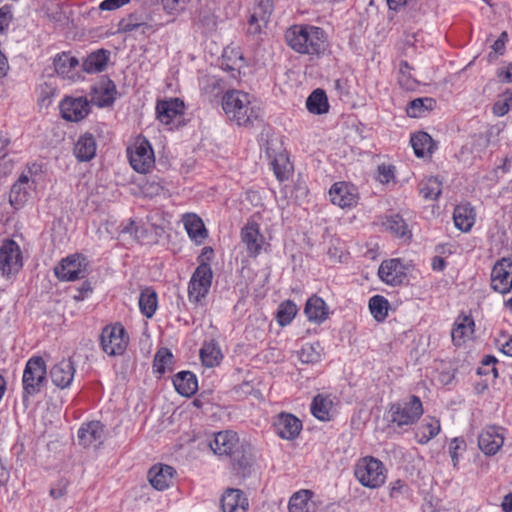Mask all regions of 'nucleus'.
I'll return each mask as SVG.
<instances>
[{
  "mask_svg": "<svg viewBox=\"0 0 512 512\" xmlns=\"http://www.w3.org/2000/svg\"><path fill=\"white\" fill-rule=\"evenodd\" d=\"M227 117L239 126H248L261 118L260 102L249 93L240 90L227 91L222 99Z\"/></svg>",
  "mask_w": 512,
  "mask_h": 512,
  "instance_id": "obj_1",
  "label": "nucleus"
},
{
  "mask_svg": "<svg viewBox=\"0 0 512 512\" xmlns=\"http://www.w3.org/2000/svg\"><path fill=\"white\" fill-rule=\"evenodd\" d=\"M115 86L111 81L100 83L92 88L91 102L99 107L110 105L114 101Z\"/></svg>",
  "mask_w": 512,
  "mask_h": 512,
  "instance_id": "obj_33",
  "label": "nucleus"
},
{
  "mask_svg": "<svg viewBox=\"0 0 512 512\" xmlns=\"http://www.w3.org/2000/svg\"><path fill=\"white\" fill-rule=\"evenodd\" d=\"M146 25V17L143 14L133 13L123 18L119 27L124 32H131Z\"/></svg>",
  "mask_w": 512,
  "mask_h": 512,
  "instance_id": "obj_51",
  "label": "nucleus"
},
{
  "mask_svg": "<svg viewBox=\"0 0 512 512\" xmlns=\"http://www.w3.org/2000/svg\"><path fill=\"white\" fill-rule=\"evenodd\" d=\"M75 374V366L69 359H63L50 369V377L57 387L64 389L70 386Z\"/></svg>",
  "mask_w": 512,
  "mask_h": 512,
  "instance_id": "obj_25",
  "label": "nucleus"
},
{
  "mask_svg": "<svg viewBox=\"0 0 512 512\" xmlns=\"http://www.w3.org/2000/svg\"><path fill=\"white\" fill-rule=\"evenodd\" d=\"M241 243L245 246L246 252L250 257H256L260 254L265 238L260 233L259 225L254 221H249L241 229Z\"/></svg>",
  "mask_w": 512,
  "mask_h": 512,
  "instance_id": "obj_17",
  "label": "nucleus"
},
{
  "mask_svg": "<svg viewBox=\"0 0 512 512\" xmlns=\"http://www.w3.org/2000/svg\"><path fill=\"white\" fill-rule=\"evenodd\" d=\"M491 286L494 291L506 294L512 289V261L502 258L497 261L491 272Z\"/></svg>",
  "mask_w": 512,
  "mask_h": 512,
  "instance_id": "obj_12",
  "label": "nucleus"
},
{
  "mask_svg": "<svg viewBox=\"0 0 512 512\" xmlns=\"http://www.w3.org/2000/svg\"><path fill=\"white\" fill-rule=\"evenodd\" d=\"M200 358L203 365L206 367H214L220 363L222 359V353L215 342H208L205 343L201 348Z\"/></svg>",
  "mask_w": 512,
  "mask_h": 512,
  "instance_id": "obj_42",
  "label": "nucleus"
},
{
  "mask_svg": "<svg viewBox=\"0 0 512 512\" xmlns=\"http://www.w3.org/2000/svg\"><path fill=\"white\" fill-rule=\"evenodd\" d=\"M410 142L417 157H425L433 151V140L426 132H417L413 134Z\"/></svg>",
  "mask_w": 512,
  "mask_h": 512,
  "instance_id": "obj_38",
  "label": "nucleus"
},
{
  "mask_svg": "<svg viewBox=\"0 0 512 512\" xmlns=\"http://www.w3.org/2000/svg\"><path fill=\"white\" fill-rule=\"evenodd\" d=\"M55 274L62 281H75L85 276L84 258L72 255L61 261L55 268Z\"/></svg>",
  "mask_w": 512,
  "mask_h": 512,
  "instance_id": "obj_16",
  "label": "nucleus"
},
{
  "mask_svg": "<svg viewBox=\"0 0 512 512\" xmlns=\"http://www.w3.org/2000/svg\"><path fill=\"white\" fill-rule=\"evenodd\" d=\"M506 36V33L503 32L501 36L494 41L492 45V50L496 55H502L504 53Z\"/></svg>",
  "mask_w": 512,
  "mask_h": 512,
  "instance_id": "obj_64",
  "label": "nucleus"
},
{
  "mask_svg": "<svg viewBox=\"0 0 512 512\" xmlns=\"http://www.w3.org/2000/svg\"><path fill=\"white\" fill-rule=\"evenodd\" d=\"M248 499L239 489H227L221 499L223 512H247Z\"/></svg>",
  "mask_w": 512,
  "mask_h": 512,
  "instance_id": "obj_27",
  "label": "nucleus"
},
{
  "mask_svg": "<svg viewBox=\"0 0 512 512\" xmlns=\"http://www.w3.org/2000/svg\"><path fill=\"white\" fill-rule=\"evenodd\" d=\"M455 227L462 232H469L475 224L476 212L469 203L457 205L453 212Z\"/></svg>",
  "mask_w": 512,
  "mask_h": 512,
  "instance_id": "obj_29",
  "label": "nucleus"
},
{
  "mask_svg": "<svg viewBox=\"0 0 512 512\" xmlns=\"http://www.w3.org/2000/svg\"><path fill=\"white\" fill-rule=\"evenodd\" d=\"M46 364L42 357H31L24 368L22 376L23 397H31L38 394L44 387L46 378Z\"/></svg>",
  "mask_w": 512,
  "mask_h": 512,
  "instance_id": "obj_5",
  "label": "nucleus"
},
{
  "mask_svg": "<svg viewBox=\"0 0 512 512\" xmlns=\"http://www.w3.org/2000/svg\"><path fill=\"white\" fill-rule=\"evenodd\" d=\"M329 197L334 205L340 208H351L358 202L357 188L347 182H336L329 190Z\"/></svg>",
  "mask_w": 512,
  "mask_h": 512,
  "instance_id": "obj_13",
  "label": "nucleus"
},
{
  "mask_svg": "<svg viewBox=\"0 0 512 512\" xmlns=\"http://www.w3.org/2000/svg\"><path fill=\"white\" fill-rule=\"evenodd\" d=\"M423 414L421 400L416 396L392 403L386 412V419L401 428L413 425Z\"/></svg>",
  "mask_w": 512,
  "mask_h": 512,
  "instance_id": "obj_4",
  "label": "nucleus"
},
{
  "mask_svg": "<svg viewBox=\"0 0 512 512\" xmlns=\"http://www.w3.org/2000/svg\"><path fill=\"white\" fill-rule=\"evenodd\" d=\"M386 230L401 238H408L410 232L405 221L399 215H392L383 222Z\"/></svg>",
  "mask_w": 512,
  "mask_h": 512,
  "instance_id": "obj_48",
  "label": "nucleus"
},
{
  "mask_svg": "<svg viewBox=\"0 0 512 512\" xmlns=\"http://www.w3.org/2000/svg\"><path fill=\"white\" fill-rule=\"evenodd\" d=\"M298 359L304 364H315L321 359V347L320 344L306 343L300 350L297 351Z\"/></svg>",
  "mask_w": 512,
  "mask_h": 512,
  "instance_id": "obj_45",
  "label": "nucleus"
},
{
  "mask_svg": "<svg viewBox=\"0 0 512 512\" xmlns=\"http://www.w3.org/2000/svg\"><path fill=\"white\" fill-rule=\"evenodd\" d=\"M435 106L432 98H417L412 100L406 108V113L411 118L424 117Z\"/></svg>",
  "mask_w": 512,
  "mask_h": 512,
  "instance_id": "obj_39",
  "label": "nucleus"
},
{
  "mask_svg": "<svg viewBox=\"0 0 512 512\" xmlns=\"http://www.w3.org/2000/svg\"><path fill=\"white\" fill-rule=\"evenodd\" d=\"M129 343L128 334L120 323L107 325L101 333V347L109 356L124 354Z\"/></svg>",
  "mask_w": 512,
  "mask_h": 512,
  "instance_id": "obj_7",
  "label": "nucleus"
},
{
  "mask_svg": "<svg viewBox=\"0 0 512 512\" xmlns=\"http://www.w3.org/2000/svg\"><path fill=\"white\" fill-rule=\"evenodd\" d=\"M211 282V268L206 264L198 266L191 277L188 287L190 301L200 302L207 295Z\"/></svg>",
  "mask_w": 512,
  "mask_h": 512,
  "instance_id": "obj_9",
  "label": "nucleus"
},
{
  "mask_svg": "<svg viewBox=\"0 0 512 512\" xmlns=\"http://www.w3.org/2000/svg\"><path fill=\"white\" fill-rule=\"evenodd\" d=\"M354 476L362 486L377 489L386 482L387 471L380 460L372 456H365L356 461Z\"/></svg>",
  "mask_w": 512,
  "mask_h": 512,
  "instance_id": "obj_3",
  "label": "nucleus"
},
{
  "mask_svg": "<svg viewBox=\"0 0 512 512\" xmlns=\"http://www.w3.org/2000/svg\"><path fill=\"white\" fill-rule=\"evenodd\" d=\"M163 7L169 14H179L185 10L191 0H162Z\"/></svg>",
  "mask_w": 512,
  "mask_h": 512,
  "instance_id": "obj_57",
  "label": "nucleus"
},
{
  "mask_svg": "<svg viewBox=\"0 0 512 512\" xmlns=\"http://www.w3.org/2000/svg\"><path fill=\"white\" fill-rule=\"evenodd\" d=\"M32 184L27 175L22 174L11 187L9 201L12 206L19 208L23 206L30 197Z\"/></svg>",
  "mask_w": 512,
  "mask_h": 512,
  "instance_id": "obj_30",
  "label": "nucleus"
},
{
  "mask_svg": "<svg viewBox=\"0 0 512 512\" xmlns=\"http://www.w3.org/2000/svg\"><path fill=\"white\" fill-rule=\"evenodd\" d=\"M173 360V355L167 348H161L158 350L154 357L153 368L155 372L163 374L168 368H170Z\"/></svg>",
  "mask_w": 512,
  "mask_h": 512,
  "instance_id": "obj_49",
  "label": "nucleus"
},
{
  "mask_svg": "<svg viewBox=\"0 0 512 512\" xmlns=\"http://www.w3.org/2000/svg\"><path fill=\"white\" fill-rule=\"evenodd\" d=\"M105 439L104 426L99 421L83 424L78 430L79 443L84 447H99Z\"/></svg>",
  "mask_w": 512,
  "mask_h": 512,
  "instance_id": "obj_20",
  "label": "nucleus"
},
{
  "mask_svg": "<svg viewBox=\"0 0 512 512\" xmlns=\"http://www.w3.org/2000/svg\"><path fill=\"white\" fill-rule=\"evenodd\" d=\"M268 154L271 160V166L273 172L279 182H283L287 179V164H288V154L283 151L280 153H276V149L274 148L273 142L268 147Z\"/></svg>",
  "mask_w": 512,
  "mask_h": 512,
  "instance_id": "obj_34",
  "label": "nucleus"
},
{
  "mask_svg": "<svg viewBox=\"0 0 512 512\" xmlns=\"http://www.w3.org/2000/svg\"><path fill=\"white\" fill-rule=\"evenodd\" d=\"M288 303L283 302L279 310L277 312V321L280 326H286L288 324V312H287Z\"/></svg>",
  "mask_w": 512,
  "mask_h": 512,
  "instance_id": "obj_63",
  "label": "nucleus"
},
{
  "mask_svg": "<svg viewBox=\"0 0 512 512\" xmlns=\"http://www.w3.org/2000/svg\"><path fill=\"white\" fill-rule=\"evenodd\" d=\"M255 2L247 27L248 34L252 36L264 33L273 11L272 0H255Z\"/></svg>",
  "mask_w": 512,
  "mask_h": 512,
  "instance_id": "obj_11",
  "label": "nucleus"
},
{
  "mask_svg": "<svg viewBox=\"0 0 512 512\" xmlns=\"http://www.w3.org/2000/svg\"><path fill=\"white\" fill-rule=\"evenodd\" d=\"M399 83L406 89L413 88L415 83L411 75V67L406 61H402L399 65Z\"/></svg>",
  "mask_w": 512,
  "mask_h": 512,
  "instance_id": "obj_53",
  "label": "nucleus"
},
{
  "mask_svg": "<svg viewBox=\"0 0 512 512\" xmlns=\"http://www.w3.org/2000/svg\"><path fill=\"white\" fill-rule=\"evenodd\" d=\"M496 344L498 349L506 356L512 357V335L501 333L497 339Z\"/></svg>",
  "mask_w": 512,
  "mask_h": 512,
  "instance_id": "obj_58",
  "label": "nucleus"
},
{
  "mask_svg": "<svg viewBox=\"0 0 512 512\" xmlns=\"http://www.w3.org/2000/svg\"><path fill=\"white\" fill-rule=\"evenodd\" d=\"M466 449V443L463 438H453L449 443V454L453 463L456 467L459 463L462 453Z\"/></svg>",
  "mask_w": 512,
  "mask_h": 512,
  "instance_id": "obj_52",
  "label": "nucleus"
},
{
  "mask_svg": "<svg viewBox=\"0 0 512 512\" xmlns=\"http://www.w3.org/2000/svg\"><path fill=\"white\" fill-rule=\"evenodd\" d=\"M239 438L233 431H221L215 433L213 439L209 441L211 450L219 456H234L240 447Z\"/></svg>",
  "mask_w": 512,
  "mask_h": 512,
  "instance_id": "obj_14",
  "label": "nucleus"
},
{
  "mask_svg": "<svg viewBox=\"0 0 512 512\" xmlns=\"http://www.w3.org/2000/svg\"><path fill=\"white\" fill-rule=\"evenodd\" d=\"M409 495V487L402 480H396L391 483L390 497L398 499Z\"/></svg>",
  "mask_w": 512,
  "mask_h": 512,
  "instance_id": "obj_59",
  "label": "nucleus"
},
{
  "mask_svg": "<svg viewBox=\"0 0 512 512\" xmlns=\"http://www.w3.org/2000/svg\"><path fill=\"white\" fill-rule=\"evenodd\" d=\"M78 65V60L66 53L58 55L54 59L55 71L63 78H72L71 71Z\"/></svg>",
  "mask_w": 512,
  "mask_h": 512,
  "instance_id": "obj_44",
  "label": "nucleus"
},
{
  "mask_svg": "<svg viewBox=\"0 0 512 512\" xmlns=\"http://www.w3.org/2000/svg\"><path fill=\"white\" fill-rule=\"evenodd\" d=\"M497 363V359L494 356H485L482 360V366L479 368V374H488L491 372L493 377L496 378L498 376L497 368L495 364Z\"/></svg>",
  "mask_w": 512,
  "mask_h": 512,
  "instance_id": "obj_60",
  "label": "nucleus"
},
{
  "mask_svg": "<svg viewBox=\"0 0 512 512\" xmlns=\"http://www.w3.org/2000/svg\"><path fill=\"white\" fill-rule=\"evenodd\" d=\"M314 509L312 492L300 490L290 497V512H311Z\"/></svg>",
  "mask_w": 512,
  "mask_h": 512,
  "instance_id": "obj_37",
  "label": "nucleus"
},
{
  "mask_svg": "<svg viewBox=\"0 0 512 512\" xmlns=\"http://www.w3.org/2000/svg\"><path fill=\"white\" fill-rule=\"evenodd\" d=\"M497 75L501 81L512 82V63L500 67Z\"/></svg>",
  "mask_w": 512,
  "mask_h": 512,
  "instance_id": "obj_62",
  "label": "nucleus"
},
{
  "mask_svg": "<svg viewBox=\"0 0 512 512\" xmlns=\"http://www.w3.org/2000/svg\"><path fill=\"white\" fill-rule=\"evenodd\" d=\"M304 313L310 322L321 324L329 317L330 310L321 297L314 295L307 300Z\"/></svg>",
  "mask_w": 512,
  "mask_h": 512,
  "instance_id": "obj_28",
  "label": "nucleus"
},
{
  "mask_svg": "<svg viewBox=\"0 0 512 512\" xmlns=\"http://www.w3.org/2000/svg\"><path fill=\"white\" fill-rule=\"evenodd\" d=\"M474 332V319L468 315L458 316L451 331L452 341L458 347L464 346L473 339Z\"/></svg>",
  "mask_w": 512,
  "mask_h": 512,
  "instance_id": "obj_21",
  "label": "nucleus"
},
{
  "mask_svg": "<svg viewBox=\"0 0 512 512\" xmlns=\"http://www.w3.org/2000/svg\"><path fill=\"white\" fill-rule=\"evenodd\" d=\"M440 432V422L435 418L426 420L425 423L420 425L416 432L417 441L420 444H425L434 438Z\"/></svg>",
  "mask_w": 512,
  "mask_h": 512,
  "instance_id": "obj_43",
  "label": "nucleus"
},
{
  "mask_svg": "<svg viewBox=\"0 0 512 512\" xmlns=\"http://www.w3.org/2000/svg\"><path fill=\"white\" fill-rule=\"evenodd\" d=\"M327 37L323 29L312 25L290 27V47L301 54H319L326 49Z\"/></svg>",
  "mask_w": 512,
  "mask_h": 512,
  "instance_id": "obj_2",
  "label": "nucleus"
},
{
  "mask_svg": "<svg viewBox=\"0 0 512 512\" xmlns=\"http://www.w3.org/2000/svg\"><path fill=\"white\" fill-rule=\"evenodd\" d=\"M246 62L239 47L229 45L224 48L221 57V67L230 72L233 78H236L245 67Z\"/></svg>",
  "mask_w": 512,
  "mask_h": 512,
  "instance_id": "obj_23",
  "label": "nucleus"
},
{
  "mask_svg": "<svg viewBox=\"0 0 512 512\" xmlns=\"http://www.w3.org/2000/svg\"><path fill=\"white\" fill-rule=\"evenodd\" d=\"M176 391L186 397L192 396L198 389L196 376L190 371L177 373L173 378Z\"/></svg>",
  "mask_w": 512,
  "mask_h": 512,
  "instance_id": "obj_32",
  "label": "nucleus"
},
{
  "mask_svg": "<svg viewBox=\"0 0 512 512\" xmlns=\"http://www.w3.org/2000/svg\"><path fill=\"white\" fill-rule=\"evenodd\" d=\"M504 444L503 430L490 426L485 428L478 439L480 450L486 455H495Z\"/></svg>",
  "mask_w": 512,
  "mask_h": 512,
  "instance_id": "obj_19",
  "label": "nucleus"
},
{
  "mask_svg": "<svg viewBox=\"0 0 512 512\" xmlns=\"http://www.w3.org/2000/svg\"><path fill=\"white\" fill-rule=\"evenodd\" d=\"M184 227L190 236L196 242H202L207 237V230L196 214H186L183 216Z\"/></svg>",
  "mask_w": 512,
  "mask_h": 512,
  "instance_id": "obj_35",
  "label": "nucleus"
},
{
  "mask_svg": "<svg viewBox=\"0 0 512 512\" xmlns=\"http://www.w3.org/2000/svg\"><path fill=\"white\" fill-rule=\"evenodd\" d=\"M389 302L381 296L375 295L369 300V310L376 321H383L388 316Z\"/></svg>",
  "mask_w": 512,
  "mask_h": 512,
  "instance_id": "obj_47",
  "label": "nucleus"
},
{
  "mask_svg": "<svg viewBox=\"0 0 512 512\" xmlns=\"http://www.w3.org/2000/svg\"><path fill=\"white\" fill-rule=\"evenodd\" d=\"M340 401L338 397L331 393L317 394L311 403L312 415L323 422L330 421L337 414Z\"/></svg>",
  "mask_w": 512,
  "mask_h": 512,
  "instance_id": "obj_10",
  "label": "nucleus"
},
{
  "mask_svg": "<svg viewBox=\"0 0 512 512\" xmlns=\"http://www.w3.org/2000/svg\"><path fill=\"white\" fill-rule=\"evenodd\" d=\"M275 433L282 439H288V414L281 412L273 422Z\"/></svg>",
  "mask_w": 512,
  "mask_h": 512,
  "instance_id": "obj_55",
  "label": "nucleus"
},
{
  "mask_svg": "<svg viewBox=\"0 0 512 512\" xmlns=\"http://www.w3.org/2000/svg\"><path fill=\"white\" fill-rule=\"evenodd\" d=\"M23 260L19 245L14 240H6L0 246V271L9 277L19 272Z\"/></svg>",
  "mask_w": 512,
  "mask_h": 512,
  "instance_id": "obj_8",
  "label": "nucleus"
},
{
  "mask_svg": "<svg viewBox=\"0 0 512 512\" xmlns=\"http://www.w3.org/2000/svg\"><path fill=\"white\" fill-rule=\"evenodd\" d=\"M176 471L165 464L154 465L148 472V480L156 490L163 491L170 487Z\"/></svg>",
  "mask_w": 512,
  "mask_h": 512,
  "instance_id": "obj_24",
  "label": "nucleus"
},
{
  "mask_svg": "<svg viewBox=\"0 0 512 512\" xmlns=\"http://www.w3.org/2000/svg\"><path fill=\"white\" fill-rule=\"evenodd\" d=\"M512 105V87L505 90L493 105L495 116L502 117L506 115Z\"/></svg>",
  "mask_w": 512,
  "mask_h": 512,
  "instance_id": "obj_50",
  "label": "nucleus"
},
{
  "mask_svg": "<svg viewBox=\"0 0 512 512\" xmlns=\"http://www.w3.org/2000/svg\"><path fill=\"white\" fill-rule=\"evenodd\" d=\"M184 103L178 98H171L169 100L158 101L156 105V113L158 120L165 124L170 125L175 120L183 115Z\"/></svg>",
  "mask_w": 512,
  "mask_h": 512,
  "instance_id": "obj_22",
  "label": "nucleus"
},
{
  "mask_svg": "<svg viewBox=\"0 0 512 512\" xmlns=\"http://www.w3.org/2000/svg\"><path fill=\"white\" fill-rule=\"evenodd\" d=\"M199 86L202 92L210 94L219 89V80L215 76L205 74L199 78Z\"/></svg>",
  "mask_w": 512,
  "mask_h": 512,
  "instance_id": "obj_56",
  "label": "nucleus"
},
{
  "mask_svg": "<svg viewBox=\"0 0 512 512\" xmlns=\"http://www.w3.org/2000/svg\"><path fill=\"white\" fill-rule=\"evenodd\" d=\"M376 179L382 184H389L395 180V168L390 164H381L377 168Z\"/></svg>",
  "mask_w": 512,
  "mask_h": 512,
  "instance_id": "obj_54",
  "label": "nucleus"
},
{
  "mask_svg": "<svg viewBox=\"0 0 512 512\" xmlns=\"http://www.w3.org/2000/svg\"><path fill=\"white\" fill-rule=\"evenodd\" d=\"M158 300L157 294L154 290L146 288L142 290L139 297V308L143 315L151 318L157 309Z\"/></svg>",
  "mask_w": 512,
  "mask_h": 512,
  "instance_id": "obj_40",
  "label": "nucleus"
},
{
  "mask_svg": "<svg viewBox=\"0 0 512 512\" xmlns=\"http://www.w3.org/2000/svg\"><path fill=\"white\" fill-rule=\"evenodd\" d=\"M97 150L95 137L90 133L80 136L74 146V154L79 161L91 160Z\"/></svg>",
  "mask_w": 512,
  "mask_h": 512,
  "instance_id": "obj_31",
  "label": "nucleus"
},
{
  "mask_svg": "<svg viewBox=\"0 0 512 512\" xmlns=\"http://www.w3.org/2000/svg\"><path fill=\"white\" fill-rule=\"evenodd\" d=\"M308 111L315 115L326 114L329 111L328 98L324 90H314L306 101Z\"/></svg>",
  "mask_w": 512,
  "mask_h": 512,
  "instance_id": "obj_36",
  "label": "nucleus"
},
{
  "mask_svg": "<svg viewBox=\"0 0 512 512\" xmlns=\"http://www.w3.org/2000/svg\"><path fill=\"white\" fill-rule=\"evenodd\" d=\"M127 153L131 167L138 173L146 174L155 165L153 148L144 137H137L127 148Z\"/></svg>",
  "mask_w": 512,
  "mask_h": 512,
  "instance_id": "obj_6",
  "label": "nucleus"
},
{
  "mask_svg": "<svg viewBox=\"0 0 512 512\" xmlns=\"http://www.w3.org/2000/svg\"><path fill=\"white\" fill-rule=\"evenodd\" d=\"M379 278L386 284L396 286L406 278V269L399 259H388L378 269Z\"/></svg>",
  "mask_w": 512,
  "mask_h": 512,
  "instance_id": "obj_18",
  "label": "nucleus"
},
{
  "mask_svg": "<svg viewBox=\"0 0 512 512\" xmlns=\"http://www.w3.org/2000/svg\"><path fill=\"white\" fill-rule=\"evenodd\" d=\"M60 112L63 119L78 122L89 114V101L84 97H66L60 103Z\"/></svg>",
  "mask_w": 512,
  "mask_h": 512,
  "instance_id": "obj_15",
  "label": "nucleus"
},
{
  "mask_svg": "<svg viewBox=\"0 0 512 512\" xmlns=\"http://www.w3.org/2000/svg\"><path fill=\"white\" fill-rule=\"evenodd\" d=\"M108 55L103 50L91 53L83 62V70L87 73H98L105 69Z\"/></svg>",
  "mask_w": 512,
  "mask_h": 512,
  "instance_id": "obj_41",
  "label": "nucleus"
},
{
  "mask_svg": "<svg viewBox=\"0 0 512 512\" xmlns=\"http://www.w3.org/2000/svg\"><path fill=\"white\" fill-rule=\"evenodd\" d=\"M231 459L233 471L241 477L248 476L255 464V454L250 446L240 445Z\"/></svg>",
  "mask_w": 512,
  "mask_h": 512,
  "instance_id": "obj_26",
  "label": "nucleus"
},
{
  "mask_svg": "<svg viewBox=\"0 0 512 512\" xmlns=\"http://www.w3.org/2000/svg\"><path fill=\"white\" fill-rule=\"evenodd\" d=\"M442 192L441 181L434 176L427 177L420 183V194L425 199L436 200Z\"/></svg>",
  "mask_w": 512,
  "mask_h": 512,
  "instance_id": "obj_46",
  "label": "nucleus"
},
{
  "mask_svg": "<svg viewBox=\"0 0 512 512\" xmlns=\"http://www.w3.org/2000/svg\"><path fill=\"white\" fill-rule=\"evenodd\" d=\"M130 0H104L100 3L99 9L105 11L116 10L125 4H127Z\"/></svg>",
  "mask_w": 512,
  "mask_h": 512,
  "instance_id": "obj_61",
  "label": "nucleus"
}]
</instances>
